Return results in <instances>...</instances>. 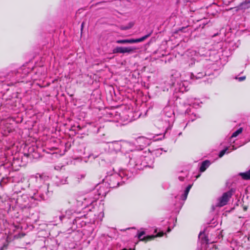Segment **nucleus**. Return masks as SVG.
I'll list each match as a JSON object with an SVG mask.
<instances>
[{"mask_svg":"<svg viewBox=\"0 0 250 250\" xmlns=\"http://www.w3.org/2000/svg\"><path fill=\"white\" fill-rule=\"evenodd\" d=\"M113 53H121V47L118 46L113 50Z\"/></svg>","mask_w":250,"mask_h":250,"instance_id":"9b49d317","label":"nucleus"},{"mask_svg":"<svg viewBox=\"0 0 250 250\" xmlns=\"http://www.w3.org/2000/svg\"><path fill=\"white\" fill-rule=\"evenodd\" d=\"M245 76L240 77L239 78H236V79H238L239 81H242L245 79Z\"/></svg>","mask_w":250,"mask_h":250,"instance_id":"ddd939ff","label":"nucleus"},{"mask_svg":"<svg viewBox=\"0 0 250 250\" xmlns=\"http://www.w3.org/2000/svg\"><path fill=\"white\" fill-rule=\"evenodd\" d=\"M191 188V185H188L187 187L185 190L184 191V193L181 196V198H182V200L185 201L187 199L188 195V192H189Z\"/></svg>","mask_w":250,"mask_h":250,"instance_id":"423d86ee","label":"nucleus"},{"mask_svg":"<svg viewBox=\"0 0 250 250\" xmlns=\"http://www.w3.org/2000/svg\"><path fill=\"white\" fill-rule=\"evenodd\" d=\"M170 231V229H168V231Z\"/></svg>","mask_w":250,"mask_h":250,"instance_id":"f3484780","label":"nucleus"},{"mask_svg":"<svg viewBox=\"0 0 250 250\" xmlns=\"http://www.w3.org/2000/svg\"><path fill=\"white\" fill-rule=\"evenodd\" d=\"M149 36V35H145L140 38L136 39H125V40H119L116 41V42L119 44L125 43H133L139 42L144 41Z\"/></svg>","mask_w":250,"mask_h":250,"instance_id":"f03ea898","label":"nucleus"},{"mask_svg":"<svg viewBox=\"0 0 250 250\" xmlns=\"http://www.w3.org/2000/svg\"><path fill=\"white\" fill-rule=\"evenodd\" d=\"M134 25V21H130L128 22L127 25H122L120 27L121 29L122 30H127L131 28H132Z\"/></svg>","mask_w":250,"mask_h":250,"instance_id":"0eeeda50","label":"nucleus"},{"mask_svg":"<svg viewBox=\"0 0 250 250\" xmlns=\"http://www.w3.org/2000/svg\"><path fill=\"white\" fill-rule=\"evenodd\" d=\"M243 129L242 128H239L236 131L234 132L231 135V137H236L239 134H241L242 132Z\"/></svg>","mask_w":250,"mask_h":250,"instance_id":"9d476101","label":"nucleus"},{"mask_svg":"<svg viewBox=\"0 0 250 250\" xmlns=\"http://www.w3.org/2000/svg\"><path fill=\"white\" fill-rule=\"evenodd\" d=\"M138 143H141V142H144V145L146 146L148 144V140L145 137H141L138 138Z\"/></svg>","mask_w":250,"mask_h":250,"instance_id":"1a4fd4ad","label":"nucleus"},{"mask_svg":"<svg viewBox=\"0 0 250 250\" xmlns=\"http://www.w3.org/2000/svg\"><path fill=\"white\" fill-rule=\"evenodd\" d=\"M135 48L132 47H121V53H131L134 51Z\"/></svg>","mask_w":250,"mask_h":250,"instance_id":"20e7f679","label":"nucleus"},{"mask_svg":"<svg viewBox=\"0 0 250 250\" xmlns=\"http://www.w3.org/2000/svg\"><path fill=\"white\" fill-rule=\"evenodd\" d=\"M145 234V232L144 231H141L140 232H138L137 233L138 238L140 240H145V241H148L152 238H155L156 237H161L164 234L163 232H160L158 234L154 235H148L146 237H142V236Z\"/></svg>","mask_w":250,"mask_h":250,"instance_id":"7ed1b4c3","label":"nucleus"},{"mask_svg":"<svg viewBox=\"0 0 250 250\" xmlns=\"http://www.w3.org/2000/svg\"><path fill=\"white\" fill-rule=\"evenodd\" d=\"M246 3H250V1H246L244 2H242V3H241V5H243V4H246Z\"/></svg>","mask_w":250,"mask_h":250,"instance_id":"2eb2a0df","label":"nucleus"},{"mask_svg":"<svg viewBox=\"0 0 250 250\" xmlns=\"http://www.w3.org/2000/svg\"><path fill=\"white\" fill-rule=\"evenodd\" d=\"M83 23H82V24L81 25V30L83 29Z\"/></svg>","mask_w":250,"mask_h":250,"instance_id":"dca6fc26","label":"nucleus"},{"mask_svg":"<svg viewBox=\"0 0 250 250\" xmlns=\"http://www.w3.org/2000/svg\"><path fill=\"white\" fill-rule=\"evenodd\" d=\"M203 235H204V232H201L199 234V237L201 238Z\"/></svg>","mask_w":250,"mask_h":250,"instance_id":"4468645a","label":"nucleus"},{"mask_svg":"<svg viewBox=\"0 0 250 250\" xmlns=\"http://www.w3.org/2000/svg\"><path fill=\"white\" fill-rule=\"evenodd\" d=\"M240 175L243 179L248 180L250 179V170L244 173H241Z\"/></svg>","mask_w":250,"mask_h":250,"instance_id":"6e6552de","label":"nucleus"},{"mask_svg":"<svg viewBox=\"0 0 250 250\" xmlns=\"http://www.w3.org/2000/svg\"><path fill=\"white\" fill-rule=\"evenodd\" d=\"M231 191H229L223 193L222 196L218 199L217 206L218 207H223L226 205L227 204L229 199L231 197Z\"/></svg>","mask_w":250,"mask_h":250,"instance_id":"f257e3e1","label":"nucleus"},{"mask_svg":"<svg viewBox=\"0 0 250 250\" xmlns=\"http://www.w3.org/2000/svg\"><path fill=\"white\" fill-rule=\"evenodd\" d=\"M210 165V163L208 160H206L203 162L200 168V171L204 172L205 171Z\"/></svg>","mask_w":250,"mask_h":250,"instance_id":"39448f33","label":"nucleus"},{"mask_svg":"<svg viewBox=\"0 0 250 250\" xmlns=\"http://www.w3.org/2000/svg\"><path fill=\"white\" fill-rule=\"evenodd\" d=\"M228 149V148H226L221 151L219 155V157H222L226 153Z\"/></svg>","mask_w":250,"mask_h":250,"instance_id":"f8f14e48","label":"nucleus"}]
</instances>
